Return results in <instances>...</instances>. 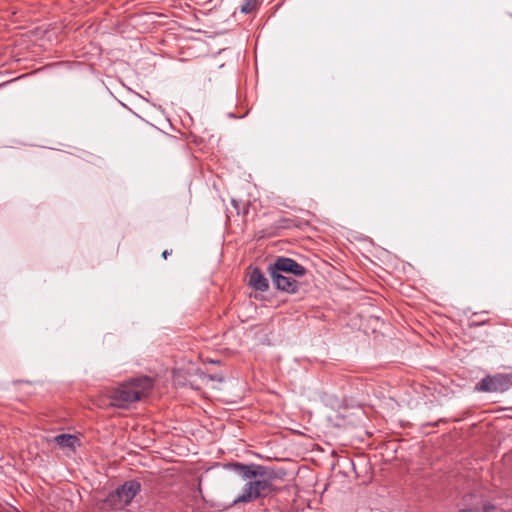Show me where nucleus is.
Masks as SVG:
<instances>
[{"mask_svg": "<svg viewBox=\"0 0 512 512\" xmlns=\"http://www.w3.org/2000/svg\"><path fill=\"white\" fill-rule=\"evenodd\" d=\"M488 323V320L486 319H483V318H480V320H471V322L469 323V327H479L481 325H484Z\"/></svg>", "mask_w": 512, "mask_h": 512, "instance_id": "9b49d317", "label": "nucleus"}, {"mask_svg": "<svg viewBox=\"0 0 512 512\" xmlns=\"http://www.w3.org/2000/svg\"><path fill=\"white\" fill-rule=\"evenodd\" d=\"M232 204H233V206L236 208V210H237V214H239V213H240V211H239L238 202H237L236 200H234V199H233V200H232Z\"/></svg>", "mask_w": 512, "mask_h": 512, "instance_id": "4468645a", "label": "nucleus"}, {"mask_svg": "<svg viewBox=\"0 0 512 512\" xmlns=\"http://www.w3.org/2000/svg\"><path fill=\"white\" fill-rule=\"evenodd\" d=\"M268 272L302 277L307 273V269L292 258L279 256L273 263L269 264Z\"/></svg>", "mask_w": 512, "mask_h": 512, "instance_id": "39448f33", "label": "nucleus"}, {"mask_svg": "<svg viewBox=\"0 0 512 512\" xmlns=\"http://www.w3.org/2000/svg\"><path fill=\"white\" fill-rule=\"evenodd\" d=\"M248 285L261 292H265L269 289L268 280L258 267H249Z\"/></svg>", "mask_w": 512, "mask_h": 512, "instance_id": "0eeeda50", "label": "nucleus"}, {"mask_svg": "<svg viewBox=\"0 0 512 512\" xmlns=\"http://www.w3.org/2000/svg\"><path fill=\"white\" fill-rule=\"evenodd\" d=\"M463 512H474L472 509L464 510Z\"/></svg>", "mask_w": 512, "mask_h": 512, "instance_id": "2eb2a0df", "label": "nucleus"}, {"mask_svg": "<svg viewBox=\"0 0 512 512\" xmlns=\"http://www.w3.org/2000/svg\"><path fill=\"white\" fill-rule=\"evenodd\" d=\"M276 289L289 294H296L299 291L300 284L291 276L281 273L268 272Z\"/></svg>", "mask_w": 512, "mask_h": 512, "instance_id": "423d86ee", "label": "nucleus"}, {"mask_svg": "<svg viewBox=\"0 0 512 512\" xmlns=\"http://www.w3.org/2000/svg\"><path fill=\"white\" fill-rule=\"evenodd\" d=\"M224 468L234 471L243 480L248 481L243 487L242 494L234 500V504L270 497L277 491L272 483L275 479L274 470L267 466L230 462L224 464Z\"/></svg>", "mask_w": 512, "mask_h": 512, "instance_id": "f257e3e1", "label": "nucleus"}, {"mask_svg": "<svg viewBox=\"0 0 512 512\" xmlns=\"http://www.w3.org/2000/svg\"><path fill=\"white\" fill-rule=\"evenodd\" d=\"M495 510V506L491 503H486L484 504L483 506V511L484 512H493Z\"/></svg>", "mask_w": 512, "mask_h": 512, "instance_id": "f8f14e48", "label": "nucleus"}, {"mask_svg": "<svg viewBox=\"0 0 512 512\" xmlns=\"http://www.w3.org/2000/svg\"><path fill=\"white\" fill-rule=\"evenodd\" d=\"M141 491V484L137 480L124 482L115 491L109 493L105 504L113 510H122L127 507L134 497Z\"/></svg>", "mask_w": 512, "mask_h": 512, "instance_id": "7ed1b4c3", "label": "nucleus"}, {"mask_svg": "<svg viewBox=\"0 0 512 512\" xmlns=\"http://www.w3.org/2000/svg\"><path fill=\"white\" fill-rule=\"evenodd\" d=\"M154 387V381L148 376L130 379L110 391V405L127 409L134 402L146 398Z\"/></svg>", "mask_w": 512, "mask_h": 512, "instance_id": "f03ea898", "label": "nucleus"}, {"mask_svg": "<svg viewBox=\"0 0 512 512\" xmlns=\"http://www.w3.org/2000/svg\"><path fill=\"white\" fill-rule=\"evenodd\" d=\"M292 220L288 218H281L277 221L276 227L282 229H288L292 227Z\"/></svg>", "mask_w": 512, "mask_h": 512, "instance_id": "9d476101", "label": "nucleus"}, {"mask_svg": "<svg viewBox=\"0 0 512 512\" xmlns=\"http://www.w3.org/2000/svg\"><path fill=\"white\" fill-rule=\"evenodd\" d=\"M54 442L62 448L74 449L76 444L79 445V439L75 435L60 434L54 437Z\"/></svg>", "mask_w": 512, "mask_h": 512, "instance_id": "6e6552de", "label": "nucleus"}, {"mask_svg": "<svg viewBox=\"0 0 512 512\" xmlns=\"http://www.w3.org/2000/svg\"><path fill=\"white\" fill-rule=\"evenodd\" d=\"M171 253H172V250H164L162 253V257L164 259H167L168 255H170Z\"/></svg>", "mask_w": 512, "mask_h": 512, "instance_id": "ddd939ff", "label": "nucleus"}, {"mask_svg": "<svg viewBox=\"0 0 512 512\" xmlns=\"http://www.w3.org/2000/svg\"><path fill=\"white\" fill-rule=\"evenodd\" d=\"M512 387V373H498L487 375L476 385V390L480 392L502 393Z\"/></svg>", "mask_w": 512, "mask_h": 512, "instance_id": "20e7f679", "label": "nucleus"}, {"mask_svg": "<svg viewBox=\"0 0 512 512\" xmlns=\"http://www.w3.org/2000/svg\"><path fill=\"white\" fill-rule=\"evenodd\" d=\"M261 6V0H243L240 11L243 14H251L256 12Z\"/></svg>", "mask_w": 512, "mask_h": 512, "instance_id": "1a4fd4ad", "label": "nucleus"}]
</instances>
